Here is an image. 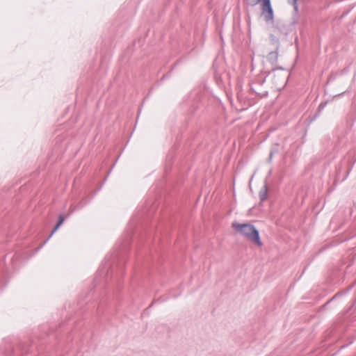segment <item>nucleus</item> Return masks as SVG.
Wrapping results in <instances>:
<instances>
[{"instance_id":"obj_3","label":"nucleus","mask_w":356,"mask_h":356,"mask_svg":"<svg viewBox=\"0 0 356 356\" xmlns=\"http://www.w3.org/2000/svg\"><path fill=\"white\" fill-rule=\"evenodd\" d=\"M259 197L261 202L265 201L268 197V188L266 184H264L261 188V190L259 193Z\"/></svg>"},{"instance_id":"obj_4","label":"nucleus","mask_w":356,"mask_h":356,"mask_svg":"<svg viewBox=\"0 0 356 356\" xmlns=\"http://www.w3.org/2000/svg\"><path fill=\"white\" fill-rule=\"evenodd\" d=\"M64 220H65V218L62 215L59 216L58 222L57 225H56L54 229L53 230L52 233L55 232L60 227V225L63 224Z\"/></svg>"},{"instance_id":"obj_2","label":"nucleus","mask_w":356,"mask_h":356,"mask_svg":"<svg viewBox=\"0 0 356 356\" xmlns=\"http://www.w3.org/2000/svg\"><path fill=\"white\" fill-rule=\"evenodd\" d=\"M261 3V15L267 22L274 19L273 10L270 0H257L256 3Z\"/></svg>"},{"instance_id":"obj_1","label":"nucleus","mask_w":356,"mask_h":356,"mask_svg":"<svg viewBox=\"0 0 356 356\" xmlns=\"http://www.w3.org/2000/svg\"><path fill=\"white\" fill-rule=\"evenodd\" d=\"M232 227L236 230L237 233L242 235L250 241L255 243L258 246H261L263 245L259 236V231L255 228L254 225L249 223L242 224L238 222H234L232 223Z\"/></svg>"},{"instance_id":"obj_5","label":"nucleus","mask_w":356,"mask_h":356,"mask_svg":"<svg viewBox=\"0 0 356 356\" xmlns=\"http://www.w3.org/2000/svg\"><path fill=\"white\" fill-rule=\"evenodd\" d=\"M289 1L293 6L295 10H298V5H297L298 0H289Z\"/></svg>"}]
</instances>
